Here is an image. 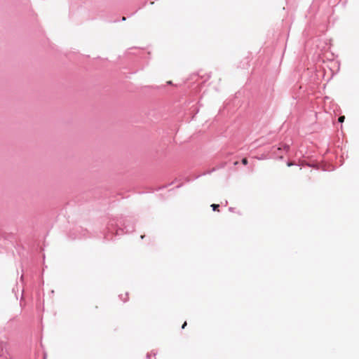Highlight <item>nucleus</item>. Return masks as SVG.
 <instances>
[{
  "instance_id": "1",
  "label": "nucleus",
  "mask_w": 359,
  "mask_h": 359,
  "mask_svg": "<svg viewBox=\"0 0 359 359\" xmlns=\"http://www.w3.org/2000/svg\"><path fill=\"white\" fill-rule=\"evenodd\" d=\"M211 207L212 208V210L214 211H217V212L219 211V205L218 204H212Z\"/></svg>"
},
{
  "instance_id": "2",
  "label": "nucleus",
  "mask_w": 359,
  "mask_h": 359,
  "mask_svg": "<svg viewBox=\"0 0 359 359\" xmlns=\"http://www.w3.org/2000/svg\"><path fill=\"white\" fill-rule=\"evenodd\" d=\"M6 347V344L3 341H0V348L3 350V348Z\"/></svg>"
},
{
  "instance_id": "3",
  "label": "nucleus",
  "mask_w": 359,
  "mask_h": 359,
  "mask_svg": "<svg viewBox=\"0 0 359 359\" xmlns=\"http://www.w3.org/2000/svg\"><path fill=\"white\" fill-rule=\"evenodd\" d=\"M344 119H345V116H341L339 118L338 121H339V122L342 123V122H344Z\"/></svg>"
},
{
  "instance_id": "4",
  "label": "nucleus",
  "mask_w": 359,
  "mask_h": 359,
  "mask_svg": "<svg viewBox=\"0 0 359 359\" xmlns=\"http://www.w3.org/2000/svg\"><path fill=\"white\" fill-rule=\"evenodd\" d=\"M242 163L243 165H247L248 164V159L246 158H244L242 159Z\"/></svg>"
},
{
  "instance_id": "5",
  "label": "nucleus",
  "mask_w": 359,
  "mask_h": 359,
  "mask_svg": "<svg viewBox=\"0 0 359 359\" xmlns=\"http://www.w3.org/2000/svg\"><path fill=\"white\" fill-rule=\"evenodd\" d=\"M283 149H284L285 150L287 151V150L289 149V146H288V145H285V146L283 147Z\"/></svg>"
},
{
  "instance_id": "6",
  "label": "nucleus",
  "mask_w": 359,
  "mask_h": 359,
  "mask_svg": "<svg viewBox=\"0 0 359 359\" xmlns=\"http://www.w3.org/2000/svg\"><path fill=\"white\" fill-rule=\"evenodd\" d=\"M187 322H184V324H183V325H182V329H184V328H185V327L187 326Z\"/></svg>"
},
{
  "instance_id": "7",
  "label": "nucleus",
  "mask_w": 359,
  "mask_h": 359,
  "mask_svg": "<svg viewBox=\"0 0 359 359\" xmlns=\"http://www.w3.org/2000/svg\"><path fill=\"white\" fill-rule=\"evenodd\" d=\"M293 165V163H291V162L287 163V165H288V166H290V165Z\"/></svg>"
},
{
  "instance_id": "8",
  "label": "nucleus",
  "mask_w": 359,
  "mask_h": 359,
  "mask_svg": "<svg viewBox=\"0 0 359 359\" xmlns=\"http://www.w3.org/2000/svg\"><path fill=\"white\" fill-rule=\"evenodd\" d=\"M172 83V81H168V84H171Z\"/></svg>"
}]
</instances>
